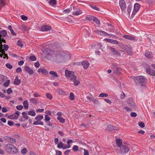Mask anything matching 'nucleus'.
I'll list each match as a JSON object with an SVG mask.
<instances>
[{"mask_svg":"<svg viewBox=\"0 0 155 155\" xmlns=\"http://www.w3.org/2000/svg\"><path fill=\"white\" fill-rule=\"evenodd\" d=\"M127 102L128 105L131 107H134V100L132 98H129L127 101Z\"/></svg>","mask_w":155,"mask_h":155,"instance_id":"nucleus-13","label":"nucleus"},{"mask_svg":"<svg viewBox=\"0 0 155 155\" xmlns=\"http://www.w3.org/2000/svg\"><path fill=\"white\" fill-rule=\"evenodd\" d=\"M1 53L3 55L5 56V57L4 56L3 57V58H6V57H7V58L8 59V55L7 54H6L5 53V51L2 49H1V50H0V53Z\"/></svg>","mask_w":155,"mask_h":155,"instance_id":"nucleus-30","label":"nucleus"},{"mask_svg":"<svg viewBox=\"0 0 155 155\" xmlns=\"http://www.w3.org/2000/svg\"><path fill=\"white\" fill-rule=\"evenodd\" d=\"M85 19L87 21L95 22V24L98 25H99L100 24V20L94 16L88 15L85 17Z\"/></svg>","mask_w":155,"mask_h":155,"instance_id":"nucleus-4","label":"nucleus"},{"mask_svg":"<svg viewBox=\"0 0 155 155\" xmlns=\"http://www.w3.org/2000/svg\"><path fill=\"white\" fill-rule=\"evenodd\" d=\"M70 147H71V146L69 144H68V145H63L62 148L64 149H65L67 148H70Z\"/></svg>","mask_w":155,"mask_h":155,"instance_id":"nucleus-55","label":"nucleus"},{"mask_svg":"<svg viewBox=\"0 0 155 155\" xmlns=\"http://www.w3.org/2000/svg\"><path fill=\"white\" fill-rule=\"evenodd\" d=\"M25 69L30 75L34 73L33 70L27 66L25 67Z\"/></svg>","mask_w":155,"mask_h":155,"instance_id":"nucleus-14","label":"nucleus"},{"mask_svg":"<svg viewBox=\"0 0 155 155\" xmlns=\"http://www.w3.org/2000/svg\"><path fill=\"white\" fill-rule=\"evenodd\" d=\"M58 93L60 95H63L65 94L64 91L61 89H59L58 90Z\"/></svg>","mask_w":155,"mask_h":155,"instance_id":"nucleus-42","label":"nucleus"},{"mask_svg":"<svg viewBox=\"0 0 155 155\" xmlns=\"http://www.w3.org/2000/svg\"><path fill=\"white\" fill-rule=\"evenodd\" d=\"M96 32L99 35L103 36H106L108 35L107 33L104 31L97 30Z\"/></svg>","mask_w":155,"mask_h":155,"instance_id":"nucleus-17","label":"nucleus"},{"mask_svg":"<svg viewBox=\"0 0 155 155\" xmlns=\"http://www.w3.org/2000/svg\"><path fill=\"white\" fill-rule=\"evenodd\" d=\"M16 71L17 73H20L22 71V69L21 68L19 67L16 69Z\"/></svg>","mask_w":155,"mask_h":155,"instance_id":"nucleus-54","label":"nucleus"},{"mask_svg":"<svg viewBox=\"0 0 155 155\" xmlns=\"http://www.w3.org/2000/svg\"><path fill=\"white\" fill-rule=\"evenodd\" d=\"M12 89L10 88H9L7 90V93L8 94H10L12 93Z\"/></svg>","mask_w":155,"mask_h":155,"instance_id":"nucleus-62","label":"nucleus"},{"mask_svg":"<svg viewBox=\"0 0 155 155\" xmlns=\"http://www.w3.org/2000/svg\"><path fill=\"white\" fill-rule=\"evenodd\" d=\"M51 27L48 25H44L41 26L40 30L43 31H47L51 29Z\"/></svg>","mask_w":155,"mask_h":155,"instance_id":"nucleus-11","label":"nucleus"},{"mask_svg":"<svg viewBox=\"0 0 155 155\" xmlns=\"http://www.w3.org/2000/svg\"><path fill=\"white\" fill-rule=\"evenodd\" d=\"M70 151H71L70 150H66V151H65L64 152V154H65V155H68V154H69V153L70 152Z\"/></svg>","mask_w":155,"mask_h":155,"instance_id":"nucleus-64","label":"nucleus"},{"mask_svg":"<svg viewBox=\"0 0 155 155\" xmlns=\"http://www.w3.org/2000/svg\"><path fill=\"white\" fill-rule=\"evenodd\" d=\"M8 124L10 126H12L13 125L14 123L12 121L9 120L8 122Z\"/></svg>","mask_w":155,"mask_h":155,"instance_id":"nucleus-59","label":"nucleus"},{"mask_svg":"<svg viewBox=\"0 0 155 155\" xmlns=\"http://www.w3.org/2000/svg\"><path fill=\"white\" fill-rule=\"evenodd\" d=\"M146 72L148 74L152 76H155V71L150 68H147L146 70Z\"/></svg>","mask_w":155,"mask_h":155,"instance_id":"nucleus-15","label":"nucleus"},{"mask_svg":"<svg viewBox=\"0 0 155 155\" xmlns=\"http://www.w3.org/2000/svg\"><path fill=\"white\" fill-rule=\"evenodd\" d=\"M17 45L18 46L20 47L21 48H22L23 46V45L21 42L19 40H18L17 41Z\"/></svg>","mask_w":155,"mask_h":155,"instance_id":"nucleus-49","label":"nucleus"},{"mask_svg":"<svg viewBox=\"0 0 155 155\" xmlns=\"http://www.w3.org/2000/svg\"><path fill=\"white\" fill-rule=\"evenodd\" d=\"M90 6L91 8H92L93 9H94L98 11H99L100 10V9L95 5H90Z\"/></svg>","mask_w":155,"mask_h":155,"instance_id":"nucleus-36","label":"nucleus"},{"mask_svg":"<svg viewBox=\"0 0 155 155\" xmlns=\"http://www.w3.org/2000/svg\"><path fill=\"white\" fill-rule=\"evenodd\" d=\"M84 155H89V153L88 150L85 149H84Z\"/></svg>","mask_w":155,"mask_h":155,"instance_id":"nucleus-63","label":"nucleus"},{"mask_svg":"<svg viewBox=\"0 0 155 155\" xmlns=\"http://www.w3.org/2000/svg\"><path fill=\"white\" fill-rule=\"evenodd\" d=\"M108 96V95L107 94L104 93H101L99 95V97H107Z\"/></svg>","mask_w":155,"mask_h":155,"instance_id":"nucleus-31","label":"nucleus"},{"mask_svg":"<svg viewBox=\"0 0 155 155\" xmlns=\"http://www.w3.org/2000/svg\"><path fill=\"white\" fill-rule=\"evenodd\" d=\"M140 5L139 3H136L134 5V10L132 14V16H134L140 8Z\"/></svg>","mask_w":155,"mask_h":155,"instance_id":"nucleus-7","label":"nucleus"},{"mask_svg":"<svg viewBox=\"0 0 155 155\" xmlns=\"http://www.w3.org/2000/svg\"><path fill=\"white\" fill-rule=\"evenodd\" d=\"M110 43L118 45L119 44V42L117 40L111 39Z\"/></svg>","mask_w":155,"mask_h":155,"instance_id":"nucleus-43","label":"nucleus"},{"mask_svg":"<svg viewBox=\"0 0 155 155\" xmlns=\"http://www.w3.org/2000/svg\"><path fill=\"white\" fill-rule=\"evenodd\" d=\"M86 98L87 99H88L89 101L93 102H96V101H97V99L88 96H87L86 97Z\"/></svg>","mask_w":155,"mask_h":155,"instance_id":"nucleus-27","label":"nucleus"},{"mask_svg":"<svg viewBox=\"0 0 155 155\" xmlns=\"http://www.w3.org/2000/svg\"><path fill=\"white\" fill-rule=\"evenodd\" d=\"M113 73L115 74H119L120 72V71L119 70V68L114 69L113 71Z\"/></svg>","mask_w":155,"mask_h":155,"instance_id":"nucleus-35","label":"nucleus"},{"mask_svg":"<svg viewBox=\"0 0 155 155\" xmlns=\"http://www.w3.org/2000/svg\"><path fill=\"white\" fill-rule=\"evenodd\" d=\"M8 142H10L12 143H15L16 140L13 138H12L9 137H7L6 139Z\"/></svg>","mask_w":155,"mask_h":155,"instance_id":"nucleus-20","label":"nucleus"},{"mask_svg":"<svg viewBox=\"0 0 155 155\" xmlns=\"http://www.w3.org/2000/svg\"><path fill=\"white\" fill-rule=\"evenodd\" d=\"M119 5L122 11H124L126 8V4L124 0H120Z\"/></svg>","mask_w":155,"mask_h":155,"instance_id":"nucleus-10","label":"nucleus"},{"mask_svg":"<svg viewBox=\"0 0 155 155\" xmlns=\"http://www.w3.org/2000/svg\"><path fill=\"white\" fill-rule=\"evenodd\" d=\"M27 152V150L26 148H23L21 151V153L25 155L26 154Z\"/></svg>","mask_w":155,"mask_h":155,"instance_id":"nucleus-40","label":"nucleus"},{"mask_svg":"<svg viewBox=\"0 0 155 155\" xmlns=\"http://www.w3.org/2000/svg\"><path fill=\"white\" fill-rule=\"evenodd\" d=\"M81 64L83 68L84 69H87L88 68L90 64L89 62L87 61L84 60L82 61Z\"/></svg>","mask_w":155,"mask_h":155,"instance_id":"nucleus-12","label":"nucleus"},{"mask_svg":"<svg viewBox=\"0 0 155 155\" xmlns=\"http://www.w3.org/2000/svg\"><path fill=\"white\" fill-rule=\"evenodd\" d=\"M33 125H42L44 124L43 122L41 121H39L38 120H36L33 123Z\"/></svg>","mask_w":155,"mask_h":155,"instance_id":"nucleus-21","label":"nucleus"},{"mask_svg":"<svg viewBox=\"0 0 155 155\" xmlns=\"http://www.w3.org/2000/svg\"><path fill=\"white\" fill-rule=\"evenodd\" d=\"M44 111V109H38L36 110V111L38 113H42Z\"/></svg>","mask_w":155,"mask_h":155,"instance_id":"nucleus-60","label":"nucleus"},{"mask_svg":"<svg viewBox=\"0 0 155 155\" xmlns=\"http://www.w3.org/2000/svg\"><path fill=\"white\" fill-rule=\"evenodd\" d=\"M65 75L66 77L70 78L71 80H74L77 78L76 76L74 75L73 71H70L68 70H65Z\"/></svg>","mask_w":155,"mask_h":155,"instance_id":"nucleus-3","label":"nucleus"},{"mask_svg":"<svg viewBox=\"0 0 155 155\" xmlns=\"http://www.w3.org/2000/svg\"><path fill=\"white\" fill-rule=\"evenodd\" d=\"M28 114L32 117H34L36 115V113L34 110H31L28 111Z\"/></svg>","mask_w":155,"mask_h":155,"instance_id":"nucleus-26","label":"nucleus"},{"mask_svg":"<svg viewBox=\"0 0 155 155\" xmlns=\"http://www.w3.org/2000/svg\"><path fill=\"white\" fill-rule=\"evenodd\" d=\"M58 120H59L61 123H64L65 121V119L61 117H57Z\"/></svg>","mask_w":155,"mask_h":155,"instance_id":"nucleus-37","label":"nucleus"},{"mask_svg":"<svg viewBox=\"0 0 155 155\" xmlns=\"http://www.w3.org/2000/svg\"><path fill=\"white\" fill-rule=\"evenodd\" d=\"M23 104L24 108L25 109H27L28 108V104L27 100H25L23 102Z\"/></svg>","mask_w":155,"mask_h":155,"instance_id":"nucleus-24","label":"nucleus"},{"mask_svg":"<svg viewBox=\"0 0 155 155\" xmlns=\"http://www.w3.org/2000/svg\"><path fill=\"white\" fill-rule=\"evenodd\" d=\"M40 64L39 62L37 61L34 64L35 66L37 68H38L40 66Z\"/></svg>","mask_w":155,"mask_h":155,"instance_id":"nucleus-58","label":"nucleus"},{"mask_svg":"<svg viewBox=\"0 0 155 155\" xmlns=\"http://www.w3.org/2000/svg\"><path fill=\"white\" fill-rule=\"evenodd\" d=\"M17 117V116L14 113L11 115L9 116L8 118L11 119H17L18 117Z\"/></svg>","mask_w":155,"mask_h":155,"instance_id":"nucleus-29","label":"nucleus"},{"mask_svg":"<svg viewBox=\"0 0 155 155\" xmlns=\"http://www.w3.org/2000/svg\"><path fill=\"white\" fill-rule=\"evenodd\" d=\"M123 37L125 39L130 40H133L135 39L133 35H124Z\"/></svg>","mask_w":155,"mask_h":155,"instance_id":"nucleus-18","label":"nucleus"},{"mask_svg":"<svg viewBox=\"0 0 155 155\" xmlns=\"http://www.w3.org/2000/svg\"><path fill=\"white\" fill-rule=\"evenodd\" d=\"M6 151L10 154H15L18 152V150L13 145L8 144L5 147Z\"/></svg>","mask_w":155,"mask_h":155,"instance_id":"nucleus-1","label":"nucleus"},{"mask_svg":"<svg viewBox=\"0 0 155 155\" xmlns=\"http://www.w3.org/2000/svg\"><path fill=\"white\" fill-rule=\"evenodd\" d=\"M117 129L118 128L117 127H114L111 125H108L107 127L106 130L109 131L114 132L115 131L117 130Z\"/></svg>","mask_w":155,"mask_h":155,"instance_id":"nucleus-9","label":"nucleus"},{"mask_svg":"<svg viewBox=\"0 0 155 155\" xmlns=\"http://www.w3.org/2000/svg\"><path fill=\"white\" fill-rule=\"evenodd\" d=\"M58 144L57 147L58 148H62L63 145V143L62 142H61L59 143Z\"/></svg>","mask_w":155,"mask_h":155,"instance_id":"nucleus-51","label":"nucleus"},{"mask_svg":"<svg viewBox=\"0 0 155 155\" xmlns=\"http://www.w3.org/2000/svg\"><path fill=\"white\" fill-rule=\"evenodd\" d=\"M6 66L9 69H11L12 68V65L10 63H7L5 64Z\"/></svg>","mask_w":155,"mask_h":155,"instance_id":"nucleus-48","label":"nucleus"},{"mask_svg":"<svg viewBox=\"0 0 155 155\" xmlns=\"http://www.w3.org/2000/svg\"><path fill=\"white\" fill-rule=\"evenodd\" d=\"M22 115L23 117L26 119H28V116L27 115V114L25 112H23L22 113Z\"/></svg>","mask_w":155,"mask_h":155,"instance_id":"nucleus-34","label":"nucleus"},{"mask_svg":"<svg viewBox=\"0 0 155 155\" xmlns=\"http://www.w3.org/2000/svg\"><path fill=\"white\" fill-rule=\"evenodd\" d=\"M16 108L18 110H20L23 109V107L22 105H19L16 106Z\"/></svg>","mask_w":155,"mask_h":155,"instance_id":"nucleus-46","label":"nucleus"},{"mask_svg":"<svg viewBox=\"0 0 155 155\" xmlns=\"http://www.w3.org/2000/svg\"><path fill=\"white\" fill-rule=\"evenodd\" d=\"M71 10H72V8H70L68 9H65V10H64L63 11V12L64 13L67 14V13H69L70 12Z\"/></svg>","mask_w":155,"mask_h":155,"instance_id":"nucleus-45","label":"nucleus"},{"mask_svg":"<svg viewBox=\"0 0 155 155\" xmlns=\"http://www.w3.org/2000/svg\"><path fill=\"white\" fill-rule=\"evenodd\" d=\"M129 150V149L127 146L123 145L120 148V152L122 154L127 153Z\"/></svg>","mask_w":155,"mask_h":155,"instance_id":"nucleus-8","label":"nucleus"},{"mask_svg":"<svg viewBox=\"0 0 155 155\" xmlns=\"http://www.w3.org/2000/svg\"><path fill=\"white\" fill-rule=\"evenodd\" d=\"M69 98L71 101H73L74 99V96L73 93H71L69 96Z\"/></svg>","mask_w":155,"mask_h":155,"instance_id":"nucleus-39","label":"nucleus"},{"mask_svg":"<svg viewBox=\"0 0 155 155\" xmlns=\"http://www.w3.org/2000/svg\"><path fill=\"white\" fill-rule=\"evenodd\" d=\"M9 83L10 81L8 80L4 84L3 86L5 87H7L9 85Z\"/></svg>","mask_w":155,"mask_h":155,"instance_id":"nucleus-47","label":"nucleus"},{"mask_svg":"<svg viewBox=\"0 0 155 155\" xmlns=\"http://www.w3.org/2000/svg\"><path fill=\"white\" fill-rule=\"evenodd\" d=\"M41 73L42 74H48V71L45 69L42 68Z\"/></svg>","mask_w":155,"mask_h":155,"instance_id":"nucleus-38","label":"nucleus"},{"mask_svg":"<svg viewBox=\"0 0 155 155\" xmlns=\"http://www.w3.org/2000/svg\"><path fill=\"white\" fill-rule=\"evenodd\" d=\"M57 1L56 0H50L49 3L51 6L56 5Z\"/></svg>","mask_w":155,"mask_h":155,"instance_id":"nucleus-25","label":"nucleus"},{"mask_svg":"<svg viewBox=\"0 0 155 155\" xmlns=\"http://www.w3.org/2000/svg\"><path fill=\"white\" fill-rule=\"evenodd\" d=\"M134 80L137 84L143 86L144 85L146 79L145 78L141 76H137L135 77Z\"/></svg>","mask_w":155,"mask_h":155,"instance_id":"nucleus-2","label":"nucleus"},{"mask_svg":"<svg viewBox=\"0 0 155 155\" xmlns=\"http://www.w3.org/2000/svg\"><path fill=\"white\" fill-rule=\"evenodd\" d=\"M73 9L74 11L72 12V14L74 15L78 16L82 13V11L78 8L73 7Z\"/></svg>","mask_w":155,"mask_h":155,"instance_id":"nucleus-6","label":"nucleus"},{"mask_svg":"<svg viewBox=\"0 0 155 155\" xmlns=\"http://www.w3.org/2000/svg\"><path fill=\"white\" fill-rule=\"evenodd\" d=\"M76 78L74 80H71L73 81L74 84L75 86L78 85L80 83V81H79L76 80Z\"/></svg>","mask_w":155,"mask_h":155,"instance_id":"nucleus-44","label":"nucleus"},{"mask_svg":"<svg viewBox=\"0 0 155 155\" xmlns=\"http://www.w3.org/2000/svg\"><path fill=\"white\" fill-rule=\"evenodd\" d=\"M44 118L43 115L41 114H39L35 117V119L36 120H38L39 121H41Z\"/></svg>","mask_w":155,"mask_h":155,"instance_id":"nucleus-23","label":"nucleus"},{"mask_svg":"<svg viewBox=\"0 0 155 155\" xmlns=\"http://www.w3.org/2000/svg\"><path fill=\"white\" fill-rule=\"evenodd\" d=\"M138 125L141 128H143L145 126L144 123L142 122H139L138 124Z\"/></svg>","mask_w":155,"mask_h":155,"instance_id":"nucleus-50","label":"nucleus"},{"mask_svg":"<svg viewBox=\"0 0 155 155\" xmlns=\"http://www.w3.org/2000/svg\"><path fill=\"white\" fill-rule=\"evenodd\" d=\"M78 147L76 145H74L73 148H72V150L74 151H76L78 150Z\"/></svg>","mask_w":155,"mask_h":155,"instance_id":"nucleus-56","label":"nucleus"},{"mask_svg":"<svg viewBox=\"0 0 155 155\" xmlns=\"http://www.w3.org/2000/svg\"><path fill=\"white\" fill-rule=\"evenodd\" d=\"M58 56L60 58H62L64 60H68L70 58V56L69 54L64 52L60 53L58 54Z\"/></svg>","mask_w":155,"mask_h":155,"instance_id":"nucleus-5","label":"nucleus"},{"mask_svg":"<svg viewBox=\"0 0 155 155\" xmlns=\"http://www.w3.org/2000/svg\"><path fill=\"white\" fill-rule=\"evenodd\" d=\"M132 5H129L127 7V12L129 13V14L130 13V12L132 10Z\"/></svg>","mask_w":155,"mask_h":155,"instance_id":"nucleus-41","label":"nucleus"},{"mask_svg":"<svg viewBox=\"0 0 155 155\" xmlns=\"http://www.w3.org/2000/svg\"><path fill=\"white\" fill-rule=\"evenodd\" d=\"M21 18L22 20L24 21L27 20L28 19V17L23 15L21 16Z\"/></svg>","mask_w":155,"mask_h":155,"instance_id":"nucleus-53","label":"nucleus"},{"mask_svg":"<svg viewBox=\"0 0 155 155\" xmlns=\"http://www.w3.org/2000/svg\"><path fill=\"white\" fill-rule=\"evenodd\" d=\"M46 97L49 99L50 100H51L52 99V95L48 93L46 94Z\"/></svg>","mask_w":155,"mask_h":155,"instance_id":"nucleus-57","label":"nucleus"},{"mask_svg":"<svg viewBox=\"0 0 155 155\" xmlns=\"http://www.w3.org/2000/svg\"><path fill=\"white\" fill-rule=\"evenodd\" d=\"M30 59L32 61H34L36 60V58L35 56L32 55L30 57Z\"/></svg>","mask_w":155,"mask_h":155,"instance_id":"nucleus-52","label":"nucleus"},{"mask_svg":"<svg viewBox=\"0 0 155 155\" xmlns=\"http://www.w3.org/2000/svg\"><path fill=\"white\" fill-rule=\"evenodd\" d=\"M116 144L119 147H121L122 144L121 140L120 139H117L116 140Z\"/></svg>","mask_w":155,"mask_h":155,"instance_id":"nucleus-22","label":"nucleus"},{"mask_svg":"<svg viewBox=\"0 0 155 155\" xmlns=\"http://www.w3.org/2000/svg\"><path fill=\"white\" fill-rule=\"evenodd\" d=\"M21 81L20 79H18V77L17 76L15 79L14 84L17 85H19L20 84Z\"/></svg>","mask_w":155,"mask_h":155,"instance_id":"nucleus-19","label":"nucleus"},{"mask_svg":"<svg viewBox=\"0 0 155 155\" xmlns=\"http://www.w3.org/2000/svg\"><path fill=\"white\" fill-rule=\"evenodd\" d=\"M51 120V118L47 115H46L45 117V122L47 123V121Z\"/></svg>","mask_w":155,"mask_h":155,"instance_id":"nucleus-32","label":"nucleus"},{"mask_svg":"<svg viewBox=\"0 0 155 155\" xmlns=\"http://www.w3.org/2000/svg\"><path fill=\"white\" fill-rule=\"evenodd\" d=\"M29 101L31 103L33 104L36 103L37 101V100L36 99L34 98H32L30 99Z\"/></svg>","mask_w":155,"mask_h":155,"instance_id":"nucleus-33","label":"nucleus"},{"mask_svg":"<svg viewBox=\"0 0 155 155\" xmlns=\"http://www.w3.org/2000/svg\"><path fill=\"white\" fill-rule=\"evenodd\" d=\"M145 56L148 58H153V54L152 52L148 51H146L145 53Z\"/></svg>","mask_w":155,"mask_h":155,"instance_id":"nucleus-16","label":"nucleus"},{"mask_svg":"<svg viewBox=\"0 0 155 155\" xmlns=\"http://www.w3.org/2000/svg\"><path fill=\"white\" fill-rule=\"evenodd\" d=\"M49 74L51 75H53L54 77L58 78V77L57 73L56 72L51 71L49 72Z\"/></svg>","mask_w":155,"mask_h":155,"instance_id":"nucleus-28","label":"nucleus"},{"mask_svg":"<svg viewBox=\"0 0 155 155\" xmlns=\"http://www.w3.org/2000/svg\"><path fill=\"white\" fill-rule=\"evenodd\" d=\"M3 48L5 51H7L8 49V46L7 45H3Z\"/></svg>","mask_w":155,"mask_h":155,"instance_id":"nucleus-61","label":"nucleus"}]
</instances>
